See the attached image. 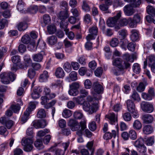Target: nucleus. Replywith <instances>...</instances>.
Instances as JSON below:
<instances>
[{"mask_svg":"<svg viewBox=\"0 0 155 155\" xmlns=\"http://www.w3.org/2000/svg\"><path fill=\"white\" fill-rule=\"evenodd\" d=\"M130 38L131 40L133 41H135L139 38V32L135 29H132L130 31Z\"/></svg>","mask_w":155,"mask_h":155,"instance_id":"ddd939ff","label":"nucleus"},{"mask_svg":"<svg viewBox=\"0 0 155 155\" xmlns=\"http://www.w3.org/2000/svg\"><path fill=\"white\" fill-rule=\"evenodd\" d=\"M143 141L148 146L152 145L154 143V140L153 137H151L147 138H145Z\"/></svg>","mask_w":155,"mask_h":155,"instance_id":"2f4dec72","label":"nucleus"},{"mask_svg":"<svg viewBox=\"0 0 155 155\" xmlns=\"http://www.w3.org/2000/svg\"><path fill=\"white\" fill-rule=\"evenodd\" d=\"M32 124L36 128H43L47 125L46 121L44 119L35 120L33 121Z\"/></svg>","mask_w":155,"mask_h":155,"instance_id":"6e6552de","label":"nucleus"},{"mask_svg":"<svg viewBox=\"0 0 155 155\" xmlns=\"http://www.w3.org/2000/svg\"><path fill=\"white\" fill-rule=\"evenodd\" d=\"M69 16L68 10L61 11L58 15V18L61 21H64Z\"/></svg>","mask_w":155,"mask_h":155,"instance_id":"dca6fc26","label":"nucleus"},{"mask_svg":"<svg viewBox=\"0 0 155 155\" xmlns=\"http://www.w3.org/2000/svg\"><path fill=\"white\" fill-rule=\"evenodd\" d=\"M37 47V46L35 45V41L33 40L32 42H31L28 45V48L31 51H36Z\"/></svg>","mask_w":155,"mask_h":155,"instance_id":"c9c22d12","label":"nucleus"},{"mask_svg":"<svg viewBox=\"0 0 155 155\" xmlns=\"http://www.w3.org/2000/svg\"><path fill=\"white\" fill-rule=\"evenodd\" d=\"M62 114L64 117L68 118L71 116L72 113L71 111L68 109H65L64 110Z\"/></svg>","mask_w":155,"mask_h":155,"instance_id":"c03bdc74","label":"nucleus"},{"mask_svg":"<svg viewBox=\"0 0 155 155\" xmlns=\"http://www.w3.org/2000/svg\"><path fill=\"white\" fill-rule=\"evenodd\" d=\"M43 21L45 24H48L51 22V19L50 16L48 15H45L43 16Z\"/></svg>","mask_w":155,"mask_h":155,"instance_id":"bf43d9fd","label":"nucleus"},{"mask_svg":"<svg viewBox=\"0 0 155 155\" xmlns=\"http://www.w3.org/2000/svg\"><path fill=\"white\" fill-rule=\"evenodd\" d=\"M10 108L14 113H17L20 110V106L18 104L12 105Z\"/></svg>","mask_w":155,"mask_h":155,"instance_id":"052dcab7","label":"nucleus"},{"mask_svg":"<svg viewBox=\"0 0 155 155\" xmlns=\"http://www.w3.org/2000/svg\"><path fill=\"white\" fill-rule=\"evenodd\" d=\"M34 145L37 149L39 150H41L44 148L42 141L40 139H37L34 142Z\"/></svg>","mask_w":155,"mask_h":155,"instance_id":"a878e982","label":"nucleus"},{"mask_svg":"<svg viewBox=\"0 0 155 155\" xmlns=\"http://www.w3.org/2000/svg\"><path fill=\"white\" fill-rule=\"evenodd\" d=\"M121 59L119 58H117L114 60L113 64L114 66L118 67V68L122 70L124 69V67L121 65Z\"/></svg>","mask_w":155,"mask_h":155,"instance_id":"b1692460","label":"nucleus"},{"mask_svg":"<svg viewBox=\"0 0 155 155\" xmlns=\"http://www.w3.org/2000/svg\"><path fill=\"white\" fill-rule=\"evenodd\" d=\"M83 108L85 111L89 112L92 114L96 112L97 108V106L96 104H92L91 105L90 102H84L83 103Z\"/></svg>","mask_w":155,"mask_h":155,"instance_id":"20e7f679","label":"nucleus"},{"mask_svg":"<svg viewBox=\"0 0 155 155\" xmlns=\"http://www.w3.org/2000/svg\"><path fill=\"white\" fill-rule=\"evenodd\" d=\"M48 77V72L47 71H45L40 76L39 81L41 82L45 81L47 80Z\"/></svg>","mask_w":155,"mask_h":155,"instance_id":"c85d7f7f","label":"nucleus"},{"mask_svg":"<svg viewBox=\"0 0 155 155\" xmlns=\"http://www.w3.org/2000/svg\"><path fill=\"white\" fill-rule=\"evenodd\" d=\"M80 127H81V130L77 131L76 132V134L80 137H81L82 134V131L84 130L86 128V121L83 120H81L80 122Z\"/></svg>","mask_w":155,"mask_h":155,"instance_id":"6ab92c4d","label":"nucleus"},{"mask_svg":"<svg viewBox=\"0 0 155 155\" xmlns=\"http://www.w3.org/2000/svg\"><path fill=\"white\" fill-rule=\"evenodd\" d=\"M57 145L55 144V146L51 147L50 149L51 152H54L55 155H64V150L55 147Z\"/></svg>","mask_w":155,"mask_h":155,"instance_id":"2eb2a0df","label":"nucleus"},{"mask_svg":"<svg viewBox=\"0 0 155 155\" xmlns=\"http://www.w3.org/2000/svg\"><path fill=\"white\" fill-rule=\"evenodd\" d=\"M146 20L149 23L153 22L155 24V16L151 15H147L146 17Z\"/></svg>","mask_w":155,"mask_h":155,"instance_id":"4d7b16f0","label":"nucleus"},{"mask_svg":"<svg viewBox=\"0 0 155 155\" xmlns=\"http://www.w3.org/2000/svg\"><path fill=\"white\" fill-rule=\"evenodd\" d=\"M154 96V88L152 87L149 88L147 93L143 92L141 94L142 97L144 100L147 101L152 100Z\"/></svg>","mask_w":155,"mask_h":155,"instance_id":"423d86ee","label":"nucleus"},{"mask_svg":"<svg viewBox=\"0 0 155 155\" xmlns=\"http://www.w3.org/2000/svg\"><path fill=\"white\" fill-rule=\"evenodd\" d=\"M44 91L45 93V95L47 97L50 99L54 98L55 96V94L51 93V90L49 88L45 87L44 90Z\"/></svg>","mask_w":155,"mask_h":155,"instance_id":"5701e85b","label":"nucleus"},{"mask_svg":"<svg viewBox=\"0 0 155 155\" xmlns=\"http://www.w3.org/2000/svg\"><path fill=\"white\" fill-rule=\"evenodd\" d=\"M68 125L71 127V130L73 131L78 130L80 128V124L79 125L77 121L73 119L69 120Z\"/></svg>","mask_w":155,"mask_h":155,"instance_id":"1a4fd4ad","label":"nucleus"},{"mask_svg":"<svg viewBox=\"0 0 155 155\" xmlns=\"http://www.w3.org/2000/svg\"><path fill=\"white\" fill-rule=\"evenodd\" d=\"M79 93L78 90L70 88V90L68 91L69 94L71 96H76Z\"/></svg>","mask_w":155,"mask_h":155,"instance_id":"0e129e2a","label":"nucleus"},{"mask_svg":"<svg viewBox=\"0 0 155 155\" xmlns=\"http://www.w3.org/2000/svg\"><path fill=\"white\" fill-rule=\"evenodd\" d=\"M45 55L44 51H41L40 53L34 54L33 56V59L34 61L40 62L43 58V56Z\"/></svg>","mask_w":155,"mask_h":155,"instance_id":"4468645a","label":"nucleus"},{"mask_svg":"<svg viewBox=\"0 0 155 155\" xmlns=\"http://www.w3.org/2000/svg\"><path fill=\"white\" fill-rule=\"evenodd\" d=\"M129 137L132 140H135L137 137L136 132L134 130H130L129 133Z\"/></svg>","mask_w":155,"mask_h":155,"instance_id":"09e8293b","label":"nucleus"},{"mask_svg":"<svg viewBox=\"0 0 155 155\" xmlns=\"http://www.w3.org/2000/svg\"><path fill=\"white\" fill-rule=\"evenodd\" d=\"M30 114L29 113L25 112L24 115L21 117V120L22 122V124H24L27 121L28 119V117Z\"/></svg>","mask_w":155,"mask_h":155,"instance_id":"a18cd8bd","label":"nucleus"},{"mask_svg":"<svg viewBox=\"0 0 155 155\" xmlns=\"http://www.w3.org/2000/svg\"><path fill=\"white\" fill-rule=\"evenodd\" d=\"M46 114L44 109H40L39 110L37 114V116L39 118H43L45 117Z\"/></svg>","mask_w":155,"mask_h":155,"instance_id":"72a5a7b5","label":"nucleus"},{"mask_svg":"<svg viewBox=\"0 0 155 155\" xmlns=\"http://www.w3.org/2000/svg\"><path fill=\"white\" fill-rule=\"evenodd\" d=\"M80 84L78 82H75L72 83L69 85L70 88H72L73 89L78 90L79 88Z\"/></svg>","mask_w":155,"mask_h":155,"instance_id":"774afa93","label":"nucleus"},{"mask_svg":"<svg viewBox=\"0 0 155 155\" xmlns=\"http://www.w3.org/2000/svg\"><path fill=\"white\" fill-rule=\"evenodd\" d=\"M35 75V72L34 69H29L28 71V76L31 79L33 78Z\"/></svg>","mask_w":155,"mask_h":155,"instance_id":"6e6d98bb","label":"nucleus"},{"mask_svg":"<svg viewBox=\"0 0 155 155\" xmlns=\"http://www.w3.org/2000/svg\"><path fill=\"white\" fill-rule=\"evenodd\" d=\"M47 29L48 32L50 34H53L56 30L55 26L52 24L48 25L47 27Z\"/></svg>","mask_w":155,"mask_h":155,"instance_id":"7c9ffc66","label":"nucleus"},{"mask_svg":"<svg viewBox=\"0 0 155 155\" xmlns=\"http://www.w3.org/2000/svg\"><path fill=\"white\" fill-rule=\"evenodd\" d=\"M82 8L83 10L86 12H89L90 10V6L85 1H83V5L82 6Z\"/></svg>","mask_w":155,"mask_h":155,"instance_id":"680f3d73","label":"nucleus"},{"mask_svg":"<svg viewBox=\"0 0 155 155\" xmlns=\"http://www.w3.org/2000/svg\"><path fill=\"white\" fill-rule=\"evenodd\" d=\"M74 117L76 119H81L83 116V114L80 111H76L74 114Z\"/></svg>","mask_w":155,"mask_h":155,"instance_id":"69168bd1","label":"nucleus"},{"mask_svg":"<svg viewBox=\"0 0 155 155\" xmlns=\"http://www.w3.org/2000/svg\"><path fill=\"white\" fill-rule=\"evenodd\" d=\"M0 122L5 124L8 129L12 127L13 124V121L12 120H8L6 117H4L0 118Z\"/></svg>","mask_w":155,"mask_h":155,"instance_id":"f8f14e48","label":"nucleus"},{"mask_svg":"<svg viewBox=\"0 0 155 155\" xmlns=\"http://www.w3.org/2000/svg\"><path fill=\"white\" fill-rule=\"evenodd\" d=\"M90 34L86 37L87 40L94 39L95 38V36H96L98 32V28L96 26H94L89 29Z\"/></svg>","mask_w":155,"mask_h":155,"instance_id":"0eeeda50","label":"nucleus"},{"mask_svg":"<svg viewBox=\"0 0 155 155\" xmlns=\"http://www.w3.org/2000/svg\"><path fill=\"white\" fill-rule=\"evenodd\" d=\"M11 59L13 63L16 64H18L21 61L20 57L19 55H15L12 57Z\"/></svg>","mask_w":155,"mask_h":155,"instance_id":"8fccbe9b","label":"nucleus"},{"mask_svg":"<svg viewBox=\"0 0 155 155\" xmlns=\"http://www.w3.org/2000/svg\"><path fill=\"white\" fill-rule=\"evenodd\" d=\"M132 98L134 101H139L140 100V97L138 94L137 92L134 91L131 96Z\"/></svg>","mask_w":155,"mask_h":155,"instance_id":"5fc2aeb1","label":"nucleus"},{"mask_svg":"<svg viewBox=\"0 0 155 155\" xmlns=\"http://www.w3.org/2000/svg\"><path fill=\"white\" fill-rule=\"evenodd\" d=\"M77 73L74 71H72L69 74V78L72 81H76L77 79Z\"/></svg>","mask_w":155,"mask_h":155,"instance_id":"3c124183","label":"nucleus"},{"mask_svg":"<svg viewBox=\"0 0 155 155\" xmlns=\"http://www.w3.org/2000/svg\"><path fill=\"white\" fill-rule=\"evenodd\" d=\"M121 13L119 12L114 17L109 18L107 21V25L110 27H113L117 25L119 18L121 17Z\"/></svg>","mask_w":155,"mask_h":155,"instance_id":"7ed1b4c3","label":"nucleus"},{"mask_svg":"<svg viewBox=\"0 0 155 155\" xmlns=\"http://www.w3.org/2000/svg\"><path fill=\"white\" fill-rule=\"evenodd\" d=\"M118 44V41L117 38H114L112 39L110 42V45L113 47H115L117 46Z\"/></svg>","mask_w":155,"mask_h":155,"instance_id":"e2e57ef3","label":"nucleus"},{"mask_svg":"<svg viewBox=\"0 0 155 155\" xmlns=\"http://www.w3.org/2000/svg\"><path fill=\"white\" fill-rule=\"evenodd\" d=\"M128 18L127 19L126 18H124L120 20L119 21H118L117 25L116 26L115 28L118 30L120 29L121 27L127 25L128 23Z\"/></svg>","mask_w":155,"mask_h":155,"instance_id":"a211bd4d","label":"nucleus"},{"mask_svg":"<svg viewBox=\"0 0 155 155\" xmlns=\"http://www.w3.org/2000/svg\"><path fill=\"white\" fill-rule=\"evenodd\" d=\"M106 117L109 119L111 124H115L116 123H117V117H116L115 114L114 113L106 115Z\"/></svg>","mask_w":155,"mask_h":155,"instance_id":"aec40b11","label":"nucleus"},{"mask_svg":"<svg viewBox=\"0 0 155 155\" xmlns=\"http://www.w3.org/2000/svg\"><path fill=\"white\" fill-rule=\"evenodd\" d=\"M123 10L125 15L127 16H131L135 12V10L133 7L130 5L125 6Z\"/></svg>","mask_w":155,"mask_h":155,"instance_id":"9d476101","label":"nucleus"},{"mask_svg":"<svg viewBox=\"0 0 155 155\" xmlns=\"http://www.w3.org/2000/svg\"><path fill=\"white\" fill-rule=\"evenodd\" d=\"M141 105L142 109L145 112L150 113L153 112L154 110L153 104L149 102H142Z\"/></svg>","mask_w":155,"mask_h":155,"instance_id":"39448f33","label":"nucleus"},{"mask_svg":"<svg viewBox=\"0 0 155 155\" xmlns=\"http://www.w3.org/2000/svg\"><path fill=\"white\" fill-rule=\"evenodd\" d=\"M8 24L7 20L5 19H2L0 21V30L3 29L5 26Z\"/></svg>","mask_w":155,"mask_h":155,"instance_id":"13d9d810","label":"nucleus"},{"mask_svg":"<svg viewBox=\"0 0 155 155\" xmlns=\"http://www.w3.org/2000/svg\"><path fill=\"white\" fill-rule=\"evenodd\" d=\"M129 26L131 28H135L137 25V23L131 18H128Z\"/></svg>","mask_w":155,"mask_h":155,"instance_id":"a19ab883","label":"nucleus"},{"mask_svg":"<svg viewBox=\"0 0 155 155\" xmlns=\"http://www.w3.org/2000/svg\"><path fill=\"white\" fill-rule=\"evenodd\" d=\"M132 69L134 72L136 74H139L140 71V68L139 64L137 63H134L132 67Z\"/></svg>","mask_w":155,"mask_h":155,"instance_id":"37998d69","label":"nucleus"},{"mask_svg":"<svg viewBox=\"0 0 155 155\" xmlns=\"http://www.w3.org/2000/svg\"><path fill=\"white\" fill-rule=\"evenodd\" d=\"M25 3L22 0H19L17 5V8L19 11H22L24 8Z\"/></svg>","mask_w":155,"mask_h":155,"instance_id":"58836bf2","label":"nucleus"},{"mask_svg":"<svg viewBox=\"0 0 155 155\" xmlns=\"http://www.w3.org/2000/svg\"><path fill=\"white\" fill-rule=\"evenodd\" d=\"M93 88L94 89V91H92V93L93 94H94L96 93L99 94L103 91L102 86L99 83L96 82L94 83L93 85Z\"/></svg>","mask_w":155,"mask_h":155,"instance_id":"9b49d317","label":"nucleus"},{"mask_svg":"<svg viewBox=\"0 0 155 155\" xmlns=\"http://www.w3.org/2000/svg\"><path fill=\"white\" fill-rule=\"evenodd\" d=\"M21 144L23 146L25 151L27 152L31 151L33 147V141L31 138L23 137L21 141Z\"/></svg>","mask_w":155,"mask_h":155,"instance_id":"f03ea898","label":"nucleus"},{"mask_svg":"<svg viewBox=\"0 0 155 155\" xmlns=\"http://www.w3.org/2000/svg\"><path fill=\"white\" fill-rule=\"evenodd\" d=\"M142 119L144 123L146 124H149L152 122L153 118L151 115L146 114L143 115Z\"/></svg>","mask_w":155,"mask_h":155,"instance_id":"f3484780","label":"nucleus"},{"mask_svg":"<svg viewBox=\"0 0 155 155\" xmlns=\"http://www.w3.org/2000/svg\"><path fill=\"white\" fill-rule=\"evenodd\" d=\"M63 68L66 72L68 73L70 72L72 70L71 64L68 62H66L64 64Z\"/></svg>","mask_w":155,"mask_h":155,"instance_id":"4c0bfd02","label":"nucleus"},{"mask_svg":"<svg viewBox=\"0 0 155 155\" xmlns=\"http://www.w3.org/2000/svg\"><path fill=\"white\" fill-rule=\"evenodd\" d=\"M27 28V25L25 23L20 22L18 25V28L20 31L25 30Z\"/></svg>","mask_w":155,"mask_h":155,"instance_id":"ea45409f","label":"nucleus"},{"mask_svg":"<svg viewBox=\"0 0 155 155\" xmlns=\"http://www.w3.org/2000/svg\"><path fill=\"white\" fill-rule=\"evenodd\" d=\"M140 3V0H132L130 2V5L133 7L136 8L138 7Z\"/></svg>","mask_w":155,"mask_h":155,"instance_id":"49530a36","label":"nucleus"},{"mask_svg":"<svg viewBox=\"0 0 155 155\" xmlns=\"http://www.w3.org/2000/svg\"><path fill=\"white\" fill-rule=\"evenodd\" d=\"M116 136V132L115 130H112V133L108 132L106 133L104 136V138L106 140L111 139L112 137L115 138Z\"/></svg>","mask_w":155,"mask_h":155,"instance_id":"bb28decb","label":"nucleus"},{"mask_svg":"<svg viewBox=\"0 0 155 155\" xmlns=\"http://www.w3.org/2000/svg\"><path fill=\"white\" fill-rule=\"evenodd\" d=\"M48 43L50 45H53L55 44L57 42V38L56 36L52 35L48 37L47 39Z\"/></svg>","mask_w":155,"mask_h":155,"instance_id":"4be33fe9","label":"nucleus"},{"mask_svg":"<svg viewBox=\"0 0 155 155\" xmlns=\"http://www.w3.org/2000/svg\"><path fill=\"white\" fill-rule=\"evenodd\" d=\"M68 24V22L67 21L65 22L64 21H61L60 22V27L64 29V30L65 32L69 31V29L67 28Z\"/></svg>","mask_w":155,"mask_h":155,"instance_id":"864d4df0","label":"nucleus"},{"mask_svg":"<svg viewBox=\"0 0 155 155\" xmlns=\"http://www.w3.org/2000/svg\"><path fill=\"white\" fill-rule=\"evenodd\" d=\"M84 98L83 97L80 96L77 97H74L73 98L74 101H76V102L80 104H83L84 102L83 98Z\"/></svg>","mask_w":155,"mask_h":155,"instance_id":"603ef678","label":"nucleus"},{"mask_svg":"<svg viewBox=\"0 0 155 155\" xmlns=\"http://www.w3.org/2000/svg\"><path fill=\"white\" fill-rule=\"evenodd\" d=\"M56 76L58 78H62L64 75L65 73L63 69L61 67L58 68L55 72Z\"/></svg>","mask_w":155,"mask_h":155,"instance_id":"412c9836","label":"nucleus"},{"mask_svg":"<svg viewBox=\"0 0 155 155\" xmlns=\"http://www.w3.org/2000/svg\"><path fill=\"white\" fill-rule=\"evenodd\" d=\"M124 69L121 70L120 69L117 68L116 69H112V72L114 74L117 76L123 73Z\"/></svg>","mask_w":155,"mask_h":155,"instance_id":"338daca9","label":"nucleus"},{"mask_svg":"<svg viewBox=\"0 0 155 155\" xmlns=\"http://www.w3.org/2000/svg\"><path fill=\"white\" fill-rule=\"evenodd\" d=\"M143 131L145 134H149L153 131V127L150 125L145 126L143 128Z\"/></svg>","mask_w":155,"mask_h":155,"instance_id":"c756f323","label":"nucleus"},{"mask_svg":"<svg viewBox=\"0 0 155 155\" xmlns=\"http://www.w3.org/2000/svg\"><path fill=\"white\" fill-rule=\"evenodd\" d=\"M123 118L125 121H129L131 120V116L129 113L126 112L123 114Z\"/></svg>","mask_w":155,"mask_h":155,"instance_id":"de8ad7c7","label":"nucleus"},{"mask_svg":"<svg viewBox=\"0 0 155 155\" xmlns=\"http://www.w3.org/2000/svg\"><path fill=\"white\" fill-rule=\"evenodd\" d=\"M147 85V83L146 81L140 82L137 87V90L139 92H141L144 91L145 87Z\"/></svg>","mask_w":155,"mask_h":155,"instance_id":"cd10ccee","label":"nucleus"},{"mask_svg":"<svg viewBox=\"0 0 155 155\" xmlns=\"http://www.w3.org/2000/svg\"><path fill=\"white\" fill-rule=\"evenodd\" d=\"M147 12L151 16H155V9L152 6L148 5L147 8Z\"/></svg>","mask_w":155,"mask_h":155,"instance_id":"473e14b6","label":"nucleus"},{"mask_svg":"<svg viewBox=\"0 0 155 155\" xmlns=\"http://www.w3.org/2000/svg\"><path fill=\"white\" fill-rule=\"evenodd\" d=\"M15 75L12 72H4L0 74L2 82L4 84H8L10 81H13L15 79Z\"/></svg>","mask_w":155,"mask_h":155,"instance_id":"f257e3e1","label":"nucleus"},{"mask_svg":"<svg viewBox=\"0 0 155 155\" xmlns=\"http://www.w3.org/2000/svg\"><path fill=\"white\" fill-rule=\"evenodd\" d=\"M127 108L129 112L132 111L136 109L135 108L134 104L133 102L131 100H128L127 101Z\"/></svg>","mask_w":155,"mask_h":155,"instance_id":"393cba45","label":"nucleus"},{"mask_svg":"<svg viewBox=\"0 0 155 155\" xmlns=\"http://www.w3.org/2000/svg\"><path fill=\"white\" fill-rule=\"evenodd\" d=\"M36 105L34 102H31L29 104L28 107L26 110V112H27L30 114L31 112L33 111L35 108Z\"/></svg>","mask_w":155,"mask_h":155,"instance_id":"f704fd0d","label":"nucleus"},{"mask_svg":"<svg viewBox=\"0 0 155 155\" xmlns=\"http://www.w3.org/2000/svg\"><path fill=\"white\" fill-rule=\"evenodd\" d=\"M31 38L28 35H25L22 37L21 39L22 42L25 44H28L31 42Z\"/></svg>","mask_w":155,"mask_h":155,"instance_id":"e433bc0d","label":"nucleus"},{"mask_svg":"<svg viewBox=\"0 0 155 155\" xmlns=\"http://www.w3.org/2000/svg\"><path fill=\"white\" fill-rule=\"evenodd\" d=\"M133 126L134 129L139 130L141 128L142 125L139 121L136 120L133 124Z\"/></svg>","mask_w":155,"mask_h":155,"instance_id":"79ce46f5","label":"nucleus"}]
</instances>
